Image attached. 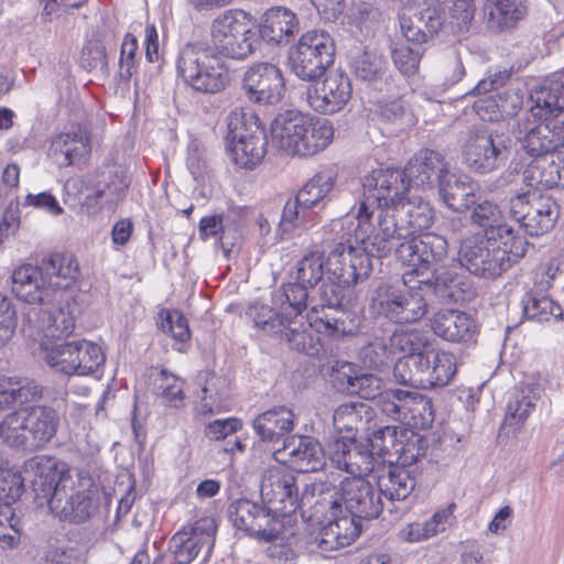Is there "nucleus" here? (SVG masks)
Returning <instances> with one entry per match:
<instances>
[{
	"label": "nucleus",
	"mask_w": 564,
	"mask_h": 564,
	"mask_svg": "<svg viewBox=\"0 0 564 564\" xmlns=\"http://www.w3.org/2000/svg\"><path fill=\"white\" fill-rule=\"evenodd\" d=\"M80 276L77 259L72 253L55 252L39 264H23L12 272V292L28 303L37 304L50 314L47 337H68L74 319L84 310L83 295H74Z\"/></svg>",
	"instance_id": "obj_1"
},
{
	"label": "nucleus",
	"mask_w": 564,
	"mask_h": 564,
	"mask_svg": "<svg viewBox=\"0 0 564 564\" xmlns=\"http://www.w3.org/2000/svg\"><path fill=\"white\" fill-rule=\"evenodd\" d=\"M36 466L30 480L36 498L45 499L50 511L61 521L82 524L108 517L111 494L86 470H76L75 485L65 460H24Z\"/></svg>",
	"instance_id": "obj_2"
},
{
	"label": "nucleus",
	"mask_w": 564,
	"mask_h": 564,
	"mask_svg": "<svg viewBox=\"0 0 564 564\" xmlns=\"http://www.w3.org/2000/svg\"><path fill=\"white\" fill-rule=\"evenodd\" d=\"M382 494L377 485L358 476L343 481L337 498L329 501V520L315 538L321 552L350 545L362 532L365 523L383 511Z\"/></svg>",
	"instance_id": "obj_3"
},
{
	"label": "nucleus",
	"mask_w": 564,
	"mask_h": 564,
	"mask_svg": "<svg viewBox=\"0 0 564 564\" xmlns=\"http://www.w3.org/2000/svg\"><path fill=\"white\" fill-rule=\"evenodd\" d=\"M393 202L379 212L377 224L365 236L367 249L379 256H389L394 246L424 234L434 224V208L423 197L403 196Z\"/></svg>",
	"instance_id": "obj_4"
},
{
	"label": "nucleus",
	"mask_w": 564,
	"mask_h": 564,
	"mask_svg": "<svg viewBox=\"0 0 564 564\" xmlns=\"http://www.w3.org/2000/svg\"><path fill=\"white\" fill-rule=\"evenodd\" d=\"M530 243L525 238L469 237L462 240L457 259L470 274L495 280L518 264L527 254Z\"/></svg>",
	"instance_id": "obj_5"
},
{
	"label": "nucleus",
	"mask_w": 564,
	"mask_h": 564,
	"mask_svg": "<svg viewBox=\"0 0 564 564\" xmlns=\"http://www.w3.org/2000/svg\"><path fill=\"white\" fill-rule=\"evenodd\" d=\"M259 441L254 444L257 448L265 455L276 458V455L284 451L291 457L297 458H318V454L325 455V449L319 442L308 435H291L285 437V433L293 430L294 413L291 409L280 405L274 406L259 414L252 423Z\"/></svg>",
	"instance_id": "obj_6"
},
{
	"label": "nucleus",
	"mask_w": 564,
	"mask_h": 564,
	"mask_svg": "<svg viewBox=\"0 0 564 564\" xmlns=\"http://www.w3.org/2000/svg\"><path fill=\"white\" fill-rule=\"evenodd\" d=\"M412 278L405 272L402 283L379 281L370 291L371 313L398 325L421 321L427 313V300L417 285H409Z\"/></svg>",
	"instance_id": "obj_7"
},
{
	"label": "nucleus",
	"mask_w": 564,
	"mask_h": 564,
	"mask_svg": "<svg viewBox=\"0 0 564 564\" xmlns=\"http://www.w3.org/2000/svg\"><path fill=\"white\" fill-rule=\"evenodd\" d=\"M176 75L193 90L215 95L224 91L231 82L226 63L205 47V42L186 43L175 59Z\"/></svg>",
	"instance_id": "obj_8"
},
{
	"label": "nucleus",
	"mask_w": 564,
	"mask_h": 564,
	"mask_svg": "<svg viewBox=\"0 0 564 564\" xmlns=\"http://www.w3.org/2000/svg\"><path fill=\"white\" fill-rule=\"evenodd\" d=\"M58 422V414L53 408L29 404L2 419L0 438L10 447L37 448L56 434Z\"/></svg>",
	"instance_id": "obj_9"
},
{
	"label": "nucleus",
	"mask_w": 564,
	"mask_h": 564,
	"mask_svg": "<svg viewBox=\"0 0 564 564\" xmlns=\"http://www.w3.org/2000/svg\"><path fill=\"white\" fill-rule=\"evenodd\" d=\"M415 437L411 443L404 444L402 440L398 438V426L387 425L375 431L371 437L366 440V443L359 442L355 434L339 435L328 442L325 448V456L328 458H345L346 456H367L368 458L382 457L386 455H397L398 458H419L424 455L420 452L422 445L417 448L416 453H412L415 443H425L424 438L419 435L412 434Z\"/></svg>",
	"instance_id": "obj_10"
},
{
	"label": "nucleus",
	"mask_w": 564,
	"mask_h": 564,
	"mask_svg": "<svg viewBox=\"0 0 564 564\" xmlns=\"http://www.w3.org/2000/svg\"><path fill=\"white\" fill-rule=\"evenodd\" d=\"M227 150L239 167L252 169L267 152V134L257 115L250 109L237 107L227 117Z\"/></svg>",
	"instance_id": "obj_11"
},
{
	"label": "nucleus",
	"mask_w": 564,
	"mask_h": 564,
	"mask_svg": "<svg viewBox=\"0 0 564 564\" xmlns=\"http://www.w3.org/2000/svg\"><path fill=\"white\" fill-rule=\"evenodd\" d=\"M205 47L219 58L243 61L258 48L256 31L248 26V14L242 10H228L210 24V42Z\"/></svg>",
	"instance_id": "obj_12"
},
{
	"label": "nucleus",
	"mask_w": 564,
	"mask_h": 564,
	"mask_svg": "<svg viewBox=\"0 0 564 564\" xmlns=\"http://www.w3.org/2000/svg\"><path fill=\"white\" fill-rule=\"evenodd\" d=\"M358 223L349 228L348 238L335 245L326 258V273L347 286L357 285L370 276L373 270L371 258L382 259L367 249L366 239H357Z\"/></svg>",
	"instance_id": "obj_13"
},
{
	"label": "nucleus",
	"mask_w": 564,
	"mask_h": 564,
	"mask_svg": "<svg viewBox=\"0 0 564 564\" xmlns=\"http://www.w3.org/2000/svg\"><path fill=\"white\" fill-rule=\"evenodd\" d=\"M513 141L509 135L487 129H470L462 147L466 166L486 175L503 169L512 155Z\"/></svg>",
	"instance_id": "obj_14"
},
{
	"label": "nucleus",
	"mask_w": 564,
	"mask_h": 564,
	"mask_svg": "<svg viewBox=\"0 0 564 564\" xmlns=\"http://www.w3.org/2000/svg\"><path fill=\"white\" fill-rule=\"evenodd\" d=\"M335 43L325 31L304 33L296 45L290 47L288 67L299 79L315 83L333 65Z\"/></svg>",
	"instance_id": "obj_15"
},
{
	"label": "nucleus",
	"mask_w": 564,
	"mask_h": 564,
	"mask_svg": "<svg viewBox=\"0 0 564 564\" xmlns=\"http://www.w3.org/2000/svg\"><path fill=\"white\" fill-rule=\"evenodd\" d=\"M509 210L512 220L530 237L549 232L560 217L556 200L536 188L521 191L511 196Z\"/></svg>",
	"instance_id": "obj_16"
},
{
	"label": "nucleus",
	"mask_w": 564,
	"mask_h": 564,
	"mask_svg": "<svg viewBox=\"0 0 564 564\" xmlns=\"http://www.w3.org/2000/svg\"><path fill=\"white\" fill-rule=\"evenodd\" d=\"M228 518L238 530L259 541L270 543L284 539L285 524L276 520L261 498L259 501L234 500L228 507Z\"/></svg>",
	"instance_id": "obj_17"
},
{
	"label": "nucleus",
	"mask_w": 564,
	"mask_h": 564,
	"mask_svg": "<svg viewBox=\"0 0 564 564\" xmlns=\"http://www.w3.org/2000/svg\"><path fill=\"white\" fill-rule=\"evenodd\" d=\"M261 501L268 505L276 520L285 524L286 517L300 511L303 519L306 497H300L296 478L291 474L265 473L260 484Z\"/></svg>",
	"instance_id": "obj_18"
},
{
	"label": "nucleus",
	"mask_w": 564,
	"mask_h": 564,
	"mask_svg": "<svg viewBox=\"0 0 564 564\" xmlns=\"http://www.w3.org/2000/svg\"><path fill=\"white\" fill-rule=\"evenodd\" d=\"M10 460H0V543L13 547L18 544L22 524L12 509L22 496L25 479L20 471L9 468Z\"/></svg>",
	"instance_id": "obj_19"
},
{
	"label": "nucleus",
	"mask_w": 564,
	"mask_h": 564,
	"mask_svg": "<svg viewBox=\"0 0 564 564\" xmlns=\"http://www.w3.org/2000/svg\"><path fill=\"white\" fill-rule=\"evenodd\" d=\"M241 87L250 102L265 106L278 105L286 93L283 72L269 62H257L248 66Z\"/></svg>",
	"instance_id": "obj_20"
},
{
	"label": "nucleus",
	"mask_w": 564,
	"mask_h": 564,
	"mask_svg": "<svg viewBox=\"0 0 564 564\" xmlns=\"http://www.w3.org/2000/svg\"><path fill=\"white\" fill-rule=\"evenodd\" d=\"M393 250L398 260L412 267L406 273L423 276L434 264L446 258L448 243L443 236L427 231L398 243Z\"/></svg>",
	"instance_id": "obj_21"
},
{
	"label": "nucleus",
	"mask_w": 564,
	"mask_h": 564,
	"mask_svg": "<svg viewBox=\"0 0 564 564\" xmlns=\"http://www.w3.org/2000/svg\"><path fill=\"white\" fill-rule=\"evenodd\" d=\"M217 524L212 518L197 520L189 529L177 531L169 543L175 564H189L205 549L206 562L214 549Z\"/></svg>",
	"instance_id": "obj_22"
},
{
	"label": "nucleus",
	"mask_w": 564,
	"mask_h": 564,
	"mask_svg": "<svg viewBox=\"0 0 564 564\" xmlns=\"http://www.w3.org/2000/svg\"><path fill=\"white\" fill-rule=\"evenodd\" d=\"M323 82L306 90V100L319 113L333 115L340 111L351 98L352 87L349 76L341 70H329Z\"/></svg>",
	"instance_id": "obj_23"
},
{
	"label": "nucleus",
	"mask_w": 564,
	"mask_h": 564,
	"mask_svg": "<svg viewBox=\"0 0 564 564\" xmlns=\"http://www.w3.org/2000/svg\"><path fill=\"white\" fill-rule=\"evenodd\" d=\"M445 156L435 150L422 149L410 159L404 167L408 185L423 189L437 188L451 171Z\"/></svg>",
	"instance_id": "obj_24"
},
{
	"label": "nucleus",
	"mask_w": 564,
	"mask_h": 564,
	"mask_svg": "<svg viewBox=\"0 0 564 564\" xmlns=\"http://www.w3.org/2000/svg\"><path fill=\"white\" fill-rule=\"evenodd\" d=\"M89 135L82 126H72L51 141L50 155L61 166H80L90 155Z\"/></svg>",
	"instance_id": "obj_25"
},
{
	"label": "nucleus",
	"mask_w": 564,
	"mask_h": 564,
	"mask_svg": "<svg viewBox=\"0 0 564 564\" xmlns=\"http://www.w3.org/2000/svg\"><path fill=\"white\" fill-rule=\"evenodd\" d=\"M362 200L359 204L355 219L358 223L357 239L365 240V236L371 232L377 224V216L380 210L390 208L386 193L380 186L376 171H371L361 180Z\"/></svg>",
	"instance_id": "obj_26"
},
{
	"label": "nucleus",
	"mask_w": 564,
	"mask_h": 564,
	"mask_svg": "<svg viewBox=\"0 0 564 564\" xmlns=\"http://www.w3.org/2000/svg\"><path fill=\"white\" fill-rule=\"evenodd\" d=\"M538 397L529 386L517 388L507 403L506 416L498 433V443L509 445L535 409Z\"/></svg>",
	"instance_id": "obj_27"
},
{
	"label": "nucleus",
	"mask_w": 564,
	"mask_h": 564,
	"mask_svg": "<svg viewBox=\"0 0 564 564\" xmlns=\"http://www.w3.org/2000/svg\"><path fill=\"white\" fill-rule=\"evenodd\" d=\"M388 471L379 477L378 488L382 496L393 505L404 501L416 486L415 469L419 460H388Z\"/></svg>",
	"instance_id": "obj_28"
},
{
	"label": "nucleus",
	"mask_w": 564,
	"mask_h": 564,
	"mask_svg": "<svg viewBox=\"0 0 564 564\" xmlns=\"http://www.w3.org/2000/svg\"><path fill=\"white\" fill-rule=\"evenodd\" d=\"M417 362L423 370L419 381L421 389L443 388L449 384L457 371L456 357L442 349L430 347Z\"/></svg>",
	"instance_id": "obj_29"
},
{
	"label": "nucleus",
	"mask_w": 564,
	"mask_h": 564,
	"mask_svg": "<svg viewBox=\"0 0 564 564\" xmlns=\"http://www.w3.org/2000/svg\"><path fill=\"white\" fill-rule=\"evenodd\" d=\"M432 329L438 337L458 344L474 343L478 333L473 316L457 310L440 311L432 319Z\"/></svg>",
	"instance_id": "obj_30"
},
{
	"label": "nucleus",
	"mask_w": 564,
	"mask_h": 564,
	"mask_svg": "<svg viewBox=\"0 0 564 564\" xmlns=\"http://www.w3.org/2000/svg\"><path fill=\"white\" fill-rule=\"evenodd\" d=\"M44 387L19 376H0V412L14 411L43 398Z\"/></svg>",
	"instance_id": "obj_31"
},
{
	"label": "nucleus",
	"mask_w": 564,
	"mask_h": 564,
	"mask_svg": "<svg viewBox=\"0 0 564 564\" xmlns=\"http://www.w3.org/2000/svg\"><path fill=\"white\" fill-rule=\"evenodd\" d=\"M305 122H308V116L300 111L286 110L279 113L271 122L273 142L285 153L301 156L299 145L303 142Z\"/></svg>",
	"instance_id": "obj_32"
},
{
	"label": "nucleus",
	"mask_w": 564,
	"mask_h": 564,
	"mask_svg": "<svg viewBox=\"0 0 564 564\" xmlns=\"http://www.w3.org/2000/svg\"><path fill=\"white\" fill-rule=\"evenodd\" d=\"M534 117L547 120L557 118L564 111V69L549 76L542 85L531 94Z\"/></svg>",
	"instance_id": "obj_33"
},
{
	"label": "nucleus",
	"mask_w": 564,
	"mask_h": 564,
	"mask_svg": "<svg viewBox=\"0 0 564 564\" xmlns=\"http://www.w3.org/2000/svg\"><path fill=\"white\" fill-rule=\"evenodd\" d=\"M297 30L299 22L295 13L284 7H274L263 13L256 33L258 40L276 45L288 43Z\"/></svg>",
	"instance_id": "obj_34"
},
{
	"label": "nucleus",
	"mask_w": 564,
	"mask_h": 564,
	"mask_svg": "<svg viewBox=\"0 0 564 564\" xmlns=\"http://www.w3.org/2000/svg\"><path fill=\"white\" fill-rule=\"evenodd\" d=\"M440 200L456 213L470 209L476 203V186L466 174L451 170L437 187Z\"/></svg>",
	"instance_id": "obj_35"
},
{
	"label": "nucleus",
	"mask_w": 564,
	"mask_h": 564,
	"mask_svg": "<svg viewBox=\"0 0 564 564\" xmlns=\"http://www.w3.org/2000/svg\"><path fill=\"white\" fill-rule=\"evenodd\" d=\"M469 216L473 226L484 231L482 237H498L500 239L523 238L510 225L503 221V215L499 206L488 199L478 202L471 206Z\"/></svg>",
	"instance_id": "obj_36"
},
{
	"label": "nucleus",
	"mask_w": 564,
	"mask_h": 564,
	"mask_svg": "<svg viewBox=\"0 0 564 564\" xmlns=\"http://www.w3.org/2000/svg\"><path fill=\"white\" fill-rule=\"evenodd\" d=\"M539 165H527L523 171V183L536 189L564 188V152L556 151Z\"/></svg>",
	"instance_id": "obj_37"
},
{
	"label": "nucleus",
	"mask_w": 564,
	"mask_h": 564,
	"mask_svg": "<svg viewBox=\"0 0 564 564\" xmlns=\"http://www.w3.org/2000/svg\"><path fill=\"white\" fill-rule=\"evenodd\" d=\"M550 118L545 124L531 128L523 138L519 139L520 149L530 158L527 165H540V160L549 158L557 151L556 126L551 127Z\"/></svg>",
	"instance_id": "obj_38"
},
{
	"label": "nucleus",
	"mask_w": 564,
	"mask_h": 564,
	"mask_svg": "<svg viewBox=\"0 0 564 564\" xmlns=\"http://www.w3.org/2000/svg\"><path fill=\"white\" fill-rule=\"evenodd\" d=\"M435 9L442 22V31L453 34L467 32L474 20L475 0H438Z\"/></svg>",
	"instance_id": "obj_39"
},
{
	"label": "nucleus",
	"mask_w": 564,
	"mask_h": 564,
	"mask_svg": "<svg viewBox=\"0 0 564 564\" xmlns=\"http://www.w3.org/2000/svg\"><path fill=\"white\" fill-rule=\"evenodd\" d=\"M400 28L404 39L412 46H421L442 31V22L435 9L425 8L411 17H402Z\"/></svg>",
	"instance_id": "obj_40"
},
{
	"label": "nucleus",
	"mask_w": 564,
	"mask_h": 564,
	"mask_svg": "<svg viewBox=\"0 0 564 564\" xmlns=\"http://www.w3.org/2000/svg\"><path fill=\"white\" fill-rule=\"evenodd\" d=\"M488 28L494 31L512 29L527 14L525 0H485Z\"/></svg>",
	"instance_id": "obj_41"
},
{
	"label": "nucleus",
	"mask_w": 564,
	"mask_h": 564,
	"mask_svg": "<svg viewBox=\"0 0 564 564\" xmlns=\"http://www.w3.org/2000/svg\"><path fill=\"white\" fill-rule=\"evenodd\" d=\"M308 300L304 284L295 282L282 284L272 294V305L286 323H295V319L303 318L302 314L307 308Z\"/></svg>",
	"instance_id": "obj_42"
},
{
	"label": "nucleus",
	"mask_w": 564,
	"mask_h": 564,
	"mask_svg": "<svg viewBox=\"0 0 564 564\" xmlns=\"http://www.w3.org/2000/svg\"><path fill=\"white\" fill-rule=\"evenodd\" d=\"M129 182L123 172L118 170L101 173V180L95 185L94 195L86 197V204L91 205L90 200H95V205L100 207H112L119 200L123 199Z\"/></svg>",
	"instance_id": "obj_43"
},
{
	"label": "nucleus",
	"mask_w": 564,
	"mask_h": 564,
	"mask_svg": "<svg viewBox=\"0 0 564 564\" xmlns=\"http://www.w3.org/2000/svg\"><path fill=\"white\" fill-rule=\"evenodd\" d=\"M521 304L527 319L543 323L563 318L561 305L554 302L546 291L532 288L523 295Z\"/></svg>",
	"instance_id": "obj_44"
},
{
	"label": "nucleus",
	"mask_w": 564,
	"mask_h": 564,
	"mask_svg": "<svg viewBox=\"0 0 564 564\" xmlns=\"http://www.w3.org/2000/svg\"><path fill=\"white\" fill-rule=\"evenodd\" d=\"M375 417L373 409L364 402L340 404L334 412V425L338 432H357L367 429Z\"/></svg>",
	"instance_id": "obj_45"
},
{
	"label": "nucleus",
	"mask_w": 564,
	"mask_h": 564,
	"mask_svg": "<svg viewBox=\"0 0 564 564\" xmlns=\"http://www.w3.org/2000/svg\"><path fill=\"white\" fill-rule=\"evenodd\" d=\"M336 175L323 171L312 176L294 195L304 208L313 212L315 207H324L325 198L335 186Z\"/></svg>",
	"instance_id": "obj_46"
},
{
	"label": "nucleus",
	"mask_w": 564,
	"mask_h": 564,
	"mask_svg": "<svg viewBox=\"0 0 564 564\" xmlns=\"http://www.w3.org/2000/svg\"><path fill=\"white\" fill-rule=\"evenodd\" d=\"M334 138V128L325 118H311L305 122L303 142L300 143L301 156L314 155L326 149Z\"/></svg>",
	"instance_id": "obj_47"
},
{
	"label": "nucleus",
	"mask_w": 564,
	"mask_h": 564,
	"mask_svg": "<svg viewBox=\"0 0 564 564\" xmlns=\"http://www.w3.org/2000/svg\"><path fill=\"white\" fill-rule=\"evenodd\" d=\"M184 386L185 380L167 369H161L153 377L152 392L164 405L180 409L185 404Z\"/></svg>",
	"instance_id": "obj_48"
},
{
	"label": "nucleus",
	"mask_w": 564,
	"mask_h": 564,
	"mask_svg": "<svg viewBox=\"0 0 564 564\" xmlns=\"http://www.w3.org/2000/svg\"><path fill=\"white\" fill-rule=\"evenodd\" d=\"M311 327L312 326H306L297 318L295 323H286L285 329L279 333V335L289 343L292 349L310 357H316L319 355L323 345L319 336L314 334Z\"/></svg>",
	"instance_id": "obj_49"
},
{
	"label": "nucleus",
	"mask_w": 564,
	"mask_h": 564,
	"mask_svg": "<svg viewBox=\"0 0 564 564\" xmlns=\"http://www.w3.org/2000/svg\"><path fill=\"white\" fill-rule=\"evenodd\" d=\"M387 61L376 51H359L351 55L349 67L357 79L372 83L382 78L387 70Z\"/></svg>",
	"instance_id": "obj_50"
},
{
	"label": "nucleus",
	"mask_w": 564,
	"mask_h": 564,
	"mask_svg": "<svg viewBox=\"0 0 564 564\" xmlns=\"http://www.w3.org/2000/svg\"><path fill=\"white\" fill-rule=\"evenodd\" d=\"M416 278V285L420 291L424 292L426 300L430 295L437 299L452 297L454 296L452 289L459 284L457 274L444 267L431 270L430 276L424 274Z\"/></svg>",
	"instance_id": "obj_51"
},
{
	"label": "nucleus",
	"mask_w": 564,
	"mask_h": 564,
	"mask_svg": "<svg viewBox=\"0 0 564 564\" xmlns=\"http://www.w3.org/2000/svg\"><path fill=\"white\" fill-rule=\"evenodd\" d=\"M198 235L203 241L209 238L216 239V245L221 248L226 256L236 246L238 236L230 232L224 224L223 215H210L203 217L198 223Z\"/></svg>",
	"instance_id": "obj_52"
},
{
	"label": "nucleus",
	"mask_w": 564,
	"mask_h": 564,
	"mask_svg": "<svg viewBox=\"0 0 564 564\" xmlns=\"http://www.w3.org/2000/svg\"><path fill=\"white\" fill-rule=\"evenodd\" d=\"M46 364L57 372L76 376V340H65L46 346L44 349Z\"/></svg>",
	"instance_id": "obj_53"
},
{
	"label": "nucleus",
	"mask_w": 564,
	"mask_h": 564,
	"mask_svg": "<svg viewBox=\"0 0 564 564\" xmlns=\"http://www.w3.org/2000/svg\"><path fill=\"white\" fill-rule=\"evenodd\" d=\"M315 214L304 208L295 196L285 202L278 230L282 234H291L295 229H308L314 225Z\"/></svg>",
	"instance_id": "obj_54"
},
{
	"label": "nucleus",
	"mask_w": 564,
	"mask_h": 564,
	"mask_svg": "<svg viewBox=\"0 0 564 564\" xmlns=\"http://www.w3.org/2000/svg\"><path fill=\"white\" fill-rule=\"evenodd\" d=\"M246 315L253 322L254 327L268 335H279V333L285 329L286 322L284 318H281V314L274 305L269 306L254 302L248 307Z\"/></svg>",
	"instance_id": "obj_55"
},
{
	"label": "nucleus",
	"mask_w": 564,
	"mask_h": 564,
	"mask_svg": "<svg viewBox=\"0 0 564 564\" xmlns=\"http://www.w3.org/2000/svg\"><path fill=\"white\" fill-rule=\"evenodd\" d=\"M389 346L392 355L399 352L403 356L423 354L430 348L426 334L416 328L395 330L389 338Z\"/></svg>",
	"instance_id": "obj_56"
},
{
	"label": "nucleus",
	"mask_w": 564,
	"mask_h": 564,
	"mask_svg": "<svg viewBox=\"0 0 564 564\" xmlns=\"http://www.w3.org/2000/svg\"><path fill=\"white\" fill-rule=\"evenodd\" d=\"M346 288L348 286L338 281L322 282L316 291V295H313L311 299L313 303L312 311L319 313V310H327L336 313V311L344 308Z\"/></svg>",
	"instance_id": "obj_57"
},
{
	"label": "nucleus",
	"mask_w": 564,
	"mask_h": 564,
	"mask_svg": "<svg viewBox=\"0 0 564 564\" xmlns=\"http://www.w3.org/2000/svg\"><path fill=\"white\" fill-rule=\"evenodd\" d=\"M295 283L304 284L305 290L316 286L326 272V260L314 251L304 254L296 263Z\"/></svg>",
	"instance_id": "obj_58"
},
{
	"label": "nucleus",
	"mask_w": 564,
	"mask_h": 564,
	"mask_svg": "<svg viewBox=\"0 0 564 564\" xmlns=\"http://www.w3.org/2000/svg\"><path fill=\"white\" fill-rule=\"evenodd\" d=\"M76 376L96 373L106 361L100 346L86 339L76 340Z\"/></svg>",
	"instance_id": "obj_59"
},
{
	"label": "nucleus",
	"mask_w": 564,
	"mask_h": 564,
	"mask_svg": "<svg viewBox=\"0 0 564 564\" xmlns=\"http://www.w3.org/2000/svg\"><path fill=\"white\" fill-rule=\"evenodd\" d=\"M359 360L367 368L381 370L392 361V352L389 344L375 340L364 345L358 354Z\"/></svg>",
	"instance_id": "obj_60"
},
{
	"label": "nucleus",
	"mask_w": 564,
	"mask_h": 564,
	"mask_svg": "<svg viewBox=\"0 0 564 564\" xmlns=\"http://www.w3.org/2000/svg\"><path fill=\"white\" fill-rule=\"evenodd\" d=\"M380 186H382L386 196L388 197L389 204L392 205L394 198L399 199L404 196V192L408 189V183L405 184L404 170L398 169H378L375 170Z\"/></svg>",
	"instance_id": "obj_61"
},
{
	"label": "nucleus",
	"mask_w": 564,
	"mask_h": 564,
	"mask_svg": "<svg viewBox=\"0 0 564 564\" xmlns=\"http://www.w3.org/2000/svg\"><path fill=\"white\" fill-rule=\"evenodd\" d=\"M422 354L401 357L394 365L393 377L403 386L421 389L420 377L423 373L422 367H419V359Z\"/></svg>",
	"instance_id": "obj_62"
},
{
	"label": "nucleus",
	"mask_w": 564,
	"mask_h": 564,
	"mask_svg": "<svg viewBox=\"0 0 564 564\" xmlns=\"http://www.w3.org/2000/svg\"><path fill=\"white\" fill-rule=\"evenodd\" d=\"M138 40L131 34L127 33L123 37L120 58H119V70L118 76L121 82L129 83L132 76L137 73V52H138Z\"/></svg>",
	"instance_id": "obj_63"
},
{
	"label": "nucleus",
	"mask_w": 564,
	"mask_h": 564,
	"mask_svg": "<svg viewBox=\"0 0 564 564\" xmlns=\"http://www.w3.org/2000/svg\"><path fill=\"white\" fill-rule=\"evenodd\" d=\"M359 369L352 362L335 360L329 367V379L335 389L350 394Z\"/></svg>",
	"instance_id": "obj_64"
}]
</instances>
